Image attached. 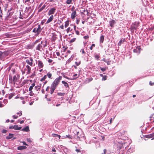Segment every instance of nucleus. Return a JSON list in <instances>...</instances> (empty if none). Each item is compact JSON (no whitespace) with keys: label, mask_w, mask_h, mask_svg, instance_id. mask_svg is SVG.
Wrapping results in <instances>:
<instances>
[{"label":"nucleus","mask_w":154,"mask_h":154,"mask_svg":"<svg viewBox=\"0 0 154 154\" xmlns=\"http://www.w3.org/2000/svg\"><path fill=\"white\" fill-rule=\"evenodd\" d=\"M35 85V83H33L32 84V85L30 86L29 88V91H31L33 88V87H34Z\"/></svg>","instance_id":"obj_20"},{"label":"nucleus","mask_w":154,"mask_h":154,"mask_svg":"<svg viewBox=\"0 0 154 154\" xmlns=\"http://www.w3.org/2000/svg\"><path fill=\"white\" fill-rule=\"evenodd\" d=\"M104 37L103 35H101L100 37V43H103L104 41Z\"/></svg>","instance_id":"obj_26"},{"label":"nucleus","mask_w":154,"mask_h":154,"mask_svg":"<svg viewBox=\"0 0 154 154\" xmlns=\"http://www.w3.org/2000/svg\"><path fill=\"white\" fill-rule=\"evenodd\" d=\"M75 32H76V34L78 35H79V32L78 31V30H75Z\"/></svg>","instance_id":"obj_48"},{"label":"nucleus","mask_w":154,"mask_h":154,"mask_svg":"<svg viewBox=\"0 0 154 154\" xmlns=\"http://www.w3.org/2000/svg\"><path fill=\"white\" fill-rule=\"evenodd\" d=\"M125 41L124 39L123 40H121L118 43V45L119 46H120Z\"/></svg>","instance_id":"obj_29"},{"label":"nucleus","mask_w":154,"mask_h":154,"mask_svg":"<svg viewBox=\"0 0 154 154\" xmlns=\"http://www.w3.org/2000/svg\"><path fill=\"white\" fill-rule=\"evenodd\" d=\"M57 38L56 34H54L52 37V40L53 41H55Z\"/></svg>","instance_id":"obj_14"},{"label":"nucleus","mask_w":154,"mask_h":154,"mask_svg":"<svg viewBox=\"0 0 154 154\" xmlns=\"http://www.w3.org/2000/svg\"><path fill=\"white\" fill-rule=\"evenodd\" d=\"M69 20H67L65 22L64 26L65 28L67 27L69 25Z\"/></svg>","instance_id":"obj_25"},{"label":"nucleus","mask_w":154,"mask_h":154,"mask_svg":"<svg viewBox=\"0 0 154 154\" xmlns=\"http://www.w3.org/2000/svg\"><path fill=\"white\" fill-rule=\"evenodd\" d=\"M22 143H23V144L24 145H27V146L28 145L24 141Z\"/></svg>","instance_id":"obj_61"},{"label":"nucleus","mask_w":154,"mask_h":154,"mask_svg":"<svg viewBox=\"0 0 154 154\" xmlns=\"http://www.w3.org/2000/svg\"><path fill=\"white\" fill-rule=\"evenodd\" d=\"M52 136L53 137H58L60 139V135H58V134H52Z\"/></svg>","instance_id":"obj_23"},{"label":"nucleus","mask_w":154,"mask_h":154,"mask_svg":"<svg viewBox=\"0 0 154 154\" xmlns=\"http://www.w3.org/2000/svg\"><path fill=\"white\" fill-rule=\"evenodd\" d=\"M46 7V5H44L39 10V11L40 12L43 10Z\"/></svg>","instance_id":"obj_27"},{"label":"nucleus","mask_w":154,"mask_h":154,"mask_svg":"<svg viewBox=\"0 0 154 154\" xmlns=\"http://www.w3.org/2000/svg\"><path fill=\"white\" fill-rule=\"evenodd\" d=\"M72 30V29H71L69 27L66 30V31L67 33H68L70 31H71Z\"/></svg>","instance_id":"obj_33"},{"label":"nucleus","mask_w":154,"mask_h":154,"mask_svg":"<svg viewBox=\"0 0 154 154\" xmlns=\"http://www.w3.org/2000/svg\"><path fill=\"white\" fill-rule=\"evenodd\" d=\"M62 83L66 88H69V85L66 82L64 81H62Z\"/></svg>","instance_id":"obj_16"},{"label":"nucleus","mask_w":154,"mask_h":154,"mask_svg":"<svg viewBox=\"0 0 154 154\" xmlns=\"http://www.w3.org/2000/svg\"><path fill=\"white\" fill-rule=\"evenodd\" d=\"M33 2V0H25V3L28 5H30Z\"/></svg>","instance_id":"obj_9"},{"label":"nucleus","mask_w":154,"mask_h":154,"mask_svg":"<svg viewBox=\"0 0 154 154\" xmlns=\"http://www.w3.org/2000/svg\"><path fill=\"white\" fill-rule=\"evenodd\" d=\"M107 76L106 75H104L103 76V78L102 79V80L105 81L107 79Z\"/></svg>","instance_id":"obj_35"},{"label":"nucleus","mask_w":154,"mask_h":154,"mask_svg":"<svg viewBox=\"0 0 154 154\" xmlns=\"http://www.w3.org/2000/svg\"><path fill=\"white\" fill-rule=\"evenodd\" d=\"M9 128L11 129H14V125H11L9 126Z\"/></svg>","instance_id":"obj_47"},{"label":"nucleus","mask_w":154,"mask_h":154,"mask_svg":"<svg viewBox=\"0 0 154 154\" xmlns=\"http://www.w3.org/2000/svg\"><path fill=\"white\" fill-rule=\"evenodd\" d=\"M103 60V61H104V62H107V60L105 59V58H103V60Z\"/></svg>","instance_id":"obj_64"},{"label":"nucleus","mask_w":154,"mask_h":154,"mask_svg":"<svg viewBox=\"0 0 154 154\" xmlns=\"http://www.w3.org/2000/svg\"><path fill=\"white\" fill-rule=\"evenodd\" d=\"M95 46V45L94 44H92L90 48L91 50H92L93 49V48Z\"/></svg>","instance_id":"obj_39"},{"label":"nucleus","mask_w":154,"mask_h":154,"mask_svg":"<svg viewBox=\"0 0 154 154\" xmlns=\"http://www.w3.org/2000/svg\"><path fill=\"white\" fill-rule=\"evenodd\" d=\"M21 127H19L17 125H14V129L16 130H20L21 129Z\"/></svg>","instance_id":"obj_21"},{"label":"nucleus","mask_w":154,"mask_h":154,"mask_svg":"<svg viewBox=\"0 0 154 154\" xmlns=\"http://www.w3.org/2000/svg\"><path fill=\"white\" fill-rule=\"evenodd\" d=\"M72 0H67L66 2V3L67 4H70L72 3Z\"/></svg>","instance_id":"obj_32"},{"label":"nucleus","mask_w":154,"mask_h":154,"mask_svg":"<svg viewBox=\"0 0 154 154\" xmlns=\"http://www.w3.org/2000/svg\"><path fill=\"white\" fill-rule=\"evenodd\" d=\"M79 21H79V20H76V23H77V24H79Z\"/></svg>","instance_id":"obj_62"},{"label":"nucleus","mask_w":154,"mask_h":154,"mask_svg":"<svg viewBox=\"0 0 154 154\" xmlns=\"http://www.w3.org/2000/svg\"><path fill=\"white\" fill-rule=\"evenodd\" d=\"M75 151L77 152H81V150L80 149H76L75 150Z\"/></svg>","instance_id":"obj_57"},{"label":"nucleus","mask_w":154,"mask_h":154,"mask_svg":"<svg viewBox=\"0 0 154 154\" xmlns=\"http://www.w3.org/2000/svg\"><path fill=\"white\" fill-rule=\"evenodd\" d=\"M27 141H28L29 142H31V140L30 138H27Z\"/></svg>","instance_id":"obj_56"},{"label":"nucleus","mask_w":154,"mask_h":154,"mask_svg":"<svg viewBox=\"0 0 154 154\" xmlns=\"http://www.w3.org/2000/svg\"><path fill=\"white\" fill-rule=\"evenodd\" d=\"M45 75H46V77L48 76L49 79H52V74L50 72H48L47 73V74Z\"/></svg>","instance_id":"obj_17"},{"label":"nucleus","mask_w":154,"mask_h":154,"mask_svg":"<svg viewBox=\"0 0 154 154\" xmlns=\"http://www.w3.org/2000/svg\"><path fill=\"white\" fill-rule=\"evenodd\" d=\"M40 88H41L40 86L38 85V86H35V88L36 91H38L40 89Z\"/></svg>","instance_id":"obj_30"},{"label":"nucleus","mask_w":154,"mask_h":154,"mask_svg":"<svg viewBox=\"0 0 154 154\" xmlns=\"http://www.w3.org/2000/svg\"><path fill=\"white\" fill-rule=\"evenodd\" d=\"M33 60L32 58H30L26 60V63L31 66H32L33 64Z\"/></svg>","instance_id":"obj_2"},{"label":"nucleus","mask_w":154,"mask_h":154,"mask_svg":"<svg viewBox=\"0 0 154 154\" xmlns=\"http://www.w3.org/2000/svg\"><path fill=\"white\" fill-rule=\"evenodd\" d=\"M149 84L151 85H152L154 84V83H153V82L152 83L151 82H150Z\"/></svg>","instance_id":"obj_58"},{"label":"nucleus","mask_w":154,"mask_h":154,"mask_svg":"<svg viewBox=\"0 0 154 154\" xmlns=\"http://www.w3.org/2000/svg\"><path fill=\"white\" fill-rule=\"evenodd\" d=\"M13 134L10 133L9 134V136H7L6 137V138L7 139H10L13 137Z\"/></svg>","instance_id":"obj_19"},{"label":"nucleus","mask_w":154,"mask_h":154,"mask_svg":"<svg viewBox=\"0 0 154 154\" xmlns=\"http://www.w3.org/2000/svg\"><path fill=\"white\" fill-rule=\"evenodd\" d=\"M56 54L57 55V56H60V53L59 52H56Z\"/></svg>","instance_id":"obj_59"},{"label":"nucleus","mask_w":154,"mask_h":154,"mask_svg":"<svg viewBox=\"0 0 154 154\" xmlns=\"http://www.w3.org/2000/svg\"><path fill=\"white\" fill-rule=\"evenodd\" d=\"M17 78L16 75H14L13 78V81L15 83L17 81Z\"/></svg>","instance_id":"obj_24"},{"label":"nucleus","mask_w":154,"mask_h":154,"mask_svg":"<svg viewBox=\"0 0 154 154\" xmlns=\"http://www.w3.org/2000/svg\"><path fill=\"white\" fill-rule=\"evenodd\" d=\"M84 38L85 39H87L89 38V36L88 35H87L86 36H85L84 37Z\"/></svg>","instance_id":"obj_49"},{"label":"nucleus","mask_w":154,"mask_h":154,"mask_svg":"<svg viewBox=\"0 0 154 154\" xmlns=\"http://www.w3.org/2000/svg\"><path fill=\"white\" fill-rule=\"evenodd\" d=\"M36 49L40 51H42V46L41 44H38L36 48Z\"/></svg>","instance_id":"obj_11"},{"label":"nucleus","mask_w":154,"mask_h":154,"mask_svg":"<svg viewBox=\"0 0 154 154\" xmlns=\"http://www.w3.org/2000/svg\"><path fill=\"white\" fill-rule=\"evenodd\" d=\"M17 115H19V116H21V115H22V112L21 111H20V112H18L17 113Z\"/></svg>","instance_id":"obj_44"},{"label":"nucleus","mask_w":154,"mask_h":154,"mask_svg":"<svg viewBox=\"0 0 154 154\" xmlns=\"http://www.w3.org/2000/svg\"><path fill=\"white\" fill-rule=\"evenodd\" d=\"M25 70H27V74H28L31 73V68L28 65H27L26 66V68L25 69Z\"/></svg>","instance_id":"obj_4"},{"label":"nucleus","mask_w":154,"mask_h":154,"mask_svg":"<svg viewBox=\"0 0 154 154\" xmlns=\"http://www.w3.org/2000/svg\"><path fill=\"white\" fill-rule=\"evenodd\" d=\"M12 117L14 119H15L17 118L18 116L15 115H13Z\"/></svg>","instance_id":"obj_40"},{"label":"nucleus","mask_w":154,"mask_h":154,"mask_svg":"<svg viewBox=\"0 0 154 154\" xmlns=\"http://www.w3.org/2000/svg\"><path fill=\"white\" fill-rule=\"evenodd\" d=\"M7 131L6 130L3 129L2 130V132L3 133H6L7 132Z\"/></svg>","instance_id":"obj_45"},{"label":"nucleus","mask_w":154,"mask_h":154,"mask_svg":"<svg viewBox=\"0 0 154 154\" xmlns=\"http://www.w3.org/2000/svg\"><path fill=\"white\" fill-rule=\"evenodd\" d=\"M54 19V16L53 15H51L50 17L48 19L47 21L46 24H48L52 21Z\"/></svg>","instance_id":"obj_7"},{"label":"nucleus","mask_w":154,"mask_h":154,"mask_svg":"<svg viewBox=\"0 0 154 154\" xmlns=\"http://www.w3.org/2000/svg\"><path fill=\"white\" fill-rule=\"evenodd\" d=\"M78 77L79 76H78V74H75L73 75V78L70 79L71 80L75 79L77 78H78Z\"/></svg>","instance_id":"obj_18"},{"label":"nucleus","mask_w":154,"mask_h":154,"mask_svg":"<svg viewBox=\"0 0 154 154\" xmlns=\"http://www.w3.org/2000/svg\"><path fill=\"white\" fill-rule=\"evenodd\" d=\"M14 95V93H12L9 96V99H11Z\"/></svg>","instance_id":"obj_36"},{"label":"nucleus","mask_w":154,"mask_h":154,"mask_svg":"<svg viewBox=\"0 0 154 154\" xmlns=\"http://www.w3.org/2000/svg\"><path fill=\"white\" fill-rule=\"evenodd\" d=\"M75 63L77 66H78L80 64L81 61L80 60L77 61L75 62Z\"/></svg>","instance_id":"obj_28"},{"label":"nucleus","mask_w":154,"mask_h":154,"mask_svg":"<svg viewBox=\"0 0 154 154\" xmlns=\"http://www.w3.org/2000/svg\"><path fill=\"white\" fill-rule=\"evenodd\" d=\"M145 137L148 138H151V140H152L154 139V133L153 134H151L148 135H146V136Z\"/></svg>","instance_id":"obj_8"},{"label":"nucleus","mask_w":154,"mask_h":154,"mask_svg":"<svg viewBox=\"0 0 154 154\" xmlns=\"http://www.w3.org/2000/svg\"><path fill=\"white\" fill-rule=\"evenodd\" d=\"M56 87L54 86L53 85H51V92L50 93L51 94H52L53 92L54 91V90H55Z\"/></svg>","instance_id":"obj_10"},{"label":"nucleus","mask_w":154,"mask_h":154,"mask_svg":"<svg viewBox=\"0 0 154 154\" xmlns=\"http://www.w3.org/2000/svg\"><path fill=\"white\" fill-rule=\"evenodd\" d=\"M22 130L27 132L29 130V127L28 126H27L25 128H23Z\"/></svg>","instance_id":"obj_22"},{"label":"nucleus","mask_w":154,"mask_h":154,"mask_svg":"<svg viewBox=\"0 0 154 154\" xmlns=\"http://www.w3.org/2000/svg\"><path fill=\"white\" fill-rule=\"evenodd\" d=\"M100 69L102 72H104L106 70V68H101Z\"/></svg>","instance_id":"obj_42"},{"label":"nucleus","mask_w":154,"mask_h":154,"mask_svg":"<svg viewBox=\"0 0 154 154\" xmlns=\"http://www.w3.org/2000/svg\"><path fill=\"white\" fill-rule=\"evenodd\" d=\"M4 105L2 104V102L0 101V107H4Z\"/></svg>","instance_id":"obj_43"},{"label":"nucleus","mask_w":154,"mask_h":154,"mask_svg":"<svg viewBox=\"0 0 154 154\" xmlns=\"http://www.w3.org/2000/svg\"><path fill=\"white\" fill-rule=\"evenodd\" d=\"M46 75H45L43 77H42L40 80V81H45V80L46 79Z\"/></svg>","instance_id":"obj_31"},{"label":"nucleus","mask_w":154,"mask_h":154,"mask_svg":"<svg viewBox=\"0 0 154 154\" xmlns=\"http://www.w3.org/2000/svg\"><path fill=\"white\" fill-rule=\"evenodd\" d=\"M33 32H37V31H36V28H35L33 29Z\"/></svg>","instance_id":"obj_50"},{"label":"nucleus","mask_w":154,"mask_h":154,"mask_svg":"<svg viewBox=\"0 0 154 154\" xmlns=\"http://www.w3.org/2000/svg\"><path fill=\"white\" fill-rule=\"evenodd\" d=\"M49 86H48V87L46 88V91H48L49 90Z\"/></svg>","instance_id":"obj_63"},{"label":"nucleus","mask_w":154,"mask_h":154,"mask_svg":"<svg viewBox=\"0 0 154 154\" xmlns=\"http://www.w3.org/2000/svg\"><path fill=\"white\" fill-rule=\"evenodd\" d=\"M103 152H104L103 154H106V149H104L103 150Z\"/></svg>","instance_id":"obj_60"},{"label":"nucleus","mask_w":154,"mask_h":154,"mask_svg":"<svg viewBox=\"0 0 154 154\" xmlns=\"http://www.w3.org/2000/svg\"><path fill=\"white\" fill-rule=\"evenodd\" d=\"M76 12L75 11H74L71 14V18L72 20H74L75 17L76 16Z\"/></svg>","instance_id":"obj_6"},{"label":"nucleus","mask_w":154,"mask_h":154,"mask_svg":"<svg viewBox=\"0 0 154 154\" xmlns=\"http://www.w3.org/2000/svg\"><path fill=\"white\" fill-rule=\"evenodd\" d=\"M109 23L110 26L111 27H112L113 25L116 23V21L114 20H112L109 21Z\"/></svg>","instance_id":"obj_12"},{"label":"nucleus","mask_w":154,"mask_h":154,"mask_svg":"<svg viewBox=\"0 0 154 154\" xmlns=\"http://www.w3.org/2000/svg\"><path fill=\"white\" fill-rule=\"evenodd\" d=\"M38 66L39 68L41 69L44 66V64L43 62L40 60H38Z\"/></svg>","instance_id":"obj_5"},{"label":"nucleus","mask_w":154,"mask_h":154,"mask_svg":"<svg viewBox=\"0 0 154 154\" xmlns=\"http://www.w3.org/2000/svg\"><path fill=\"white\" fill-rule=\"evenodd\" d=\"M60 28L62 29H63L64 26L63 25H61L60 26Z\"/></svg>","instance_id":"obj_54"},{"label":"nucleus","mask_w":154,"mask_h":154,"mask_svg":"<svg viewBox=\"0 0 154 154\" xmlns=\"http://www.w3.org/2000/svg\"><path fill=\"white\" fill-rule=\"evenodd\" d=\"M99 57H100L98 55L96 54L95 56V58L97 60H98V59L99 58Z\"/></svg>","instance_id":"obj_38"},{"label":"nucleus","mask_w":154,"mask_h":154,"mask_svg":"<svg viewBox=\"0 0 154 154\" xmlns=\"http://www.w3.org/2000/svg\"><path fill=\"white\" fill-rule=\"evenodd\" d=\"M42 29L40 26V25H38V27L37 29H36V31L37 34H39L41 31Z\"/></svg>","instance_id":"obj_15"},{"label":"nucleus","mask_w":154,"mask_h":154,"mask_svg":"<svg viewBox=\"0 0 154 154\" xmlns=\"http://www.w3.org/2000/svg\"><path fill=\"white\" fill-rule=\"evenodd\" d=\"M137 50H138V54H139L140 52V50L141 49L140 48V47H138L137 48Z\"/></svg>","instance_id":"obj_41"},{"label":"nucleus","mask_w":154,"mask_h":154,"mask_svg":"<svg viewBox=\"0 0 154 154\" xmlns=\"http://www.w3.org/2000/svg\"><path fill=\"white\" fill-rule=\"evenodd\" d=\"M81 51H82V54H85V51H84V49H82L81 50Z\"/></svg>","instance_id":"obj_52"},{"label":"nucleus","mask_w":154,"mask_h":154,"mask_svg":"<svg viewBox=\"0 0 154 154\" xmlns=\"http://www.w3.org/2000/svg\"><path fill=\"white\" fill-rule=\"evenodd\" d=\"M3 54V53L0 51V58H2V55Z\"/></svg>","instance_id":"obj_51"},{"label":"nucleus","mask_w":154,"mask_h":154,"mask_svg":"<svg viewBox=\"0 0 154 154\" xmlns=\"http://www.w3.org/2000/svg\"><path fill=\"white\" fill-rule=\"evenodd\" d=\"M56 9L54 8H52L50 9L48 12V14L49 15L54 14L55 12Z\"/></svg>","instance_id":"obj_3"},{"label":"nucleus","mask_w":154,"mask_h":154,"mask_svg":"<svg viewBox=\"0 0 154 154\" xmlns=\"http://www.w3.org/2000/svg\"><path fill=\"white\" fill-rule=\"evenodd\" d=\"M88 79V80L89 82H90L93 79L92 78H91Z\"/></svg>","instance_id":"obj_53"},{"label":"nucleus","mask_w":154,"mask_h":154,"mask_svg":"<svg viewBox=\"0 0 154 154\" xmlns=\"http://www.w3.org/2000/svg\"><path fill=\"white\" fill-rule=\"evenodd\" d=\"M76 38H73L70 40V43H72L74 42L75 40H76Z\"/></svg>","instance_id":"obj_34"},{"label":"nucleus","mask_w":154,"mask_h":154,"mask_svg":"<svg viewBox=\"0 0 154 154\" xmlns=\"http://www.w3.org/2000/svg\"><path fill=\"white\" fill-rule=\"evenodd\" d=\"M62 77L61 76H59L58 77L55 79L54 81L53 82L51 85L54 86L56 87L58 85L60 81L61 80Z\"/></svg>","instance_id":"obj_1"},{"label":"nucleus","mask_w":154,"mask_h":154,"mask_svg":"<svg viewBox=\"0 0 154 154\" xmlns=\"http://www.w3.org/2000/svg\"><path fill=\"white\" fill-rule=\"evenodd\" d=\"M57 94L59 96H62L64 95L65 93H58Z\"/></svg>","instance_id":"obj_37"},{"label":"nucleus","mask_w":154,"mask_h":154,"mask_svg":"<svg viewBox=\"0 0 154 154\" xmlns=\"http://www.w3.org/2000/svg\"><path fill=\"white\" fill-rule=\"evenodd\" d=\"M52 61H53V60H51V59H49L48 60V62L49 63H51Z\"/></svg>","instance_id":"obj_55"},{"label":"nucleus","mask_w":154,"mask_h":154,"mask_svg":"<svg viewBox=\"0 0 154 154\" xmlns=\"http://www.w3.org/2000/svg\"><path fill=\"white\" fill-rule=\"evenodd\" d=\"M27 147L25 146H20L17 147V149L19 150H21L23 149H26Z\"/></svg>","instance_id":"obj_13"},{"label":"nucleus","mask_w":154,"mask_h":154,"mask_svg":"<svg viewBox=\"0 0 154 154\" xmlns=\"http://www.w3.org/2000/svg\"><path fill=\"white\" fill-rule=\"evenodd\" d=\"M134 52V53H138V51L137 50V49H134L133 50Z\"/></svg>","instance_id":"obj_46"}]
</instances>
